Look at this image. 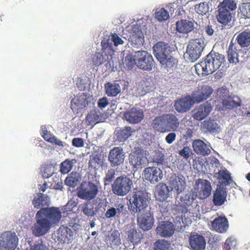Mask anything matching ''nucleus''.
<instances>
[{"instance_id":"nucleus-1","label":"nucleus","mask_w":250,"mask_h":250,"mask_svg":"<svg viewBox=\"0 0 250 250\" xmlns=\"http://www.w3.org/2000/svg\"><path fill=\"white\" fill-rule=\"evenodd\" d=\"M224 61V55L211 51L204 61L195 65L196 72L198 75L211 74L220 67Z\"/></svg>"},{"instance_id":"nucleus-2","label":"nucleus","mask_w":250,"mask_h":250,"mask_svg":"<svg viewBox=\"0 0 250 250\" xmlns=\"http://www.w3.org/2000/svg\"><path fill=\"white\" fill-rule=\"evenodd\" d=\"M125 62L128 67L132 68L136 65L145 71H151L155 66L153 57L146 51H138L134 55L127 56Z\"/></svg>"},{"instance_id":"nucleus-3","label":"nucleus","mask_w":250,"mask_h":250,"mask_svg":"<svg viewBox=\"0 0 250 250\" xmlns=\"http://www.w3.org/2000/svg\"><path fill=\"white\" fill-rule=\"evenodd\" d=\"M128 198V208L132 214L143 213L148 207V196L144 191L135 189L129 194Z\"/></svg>"},{"instance_id":"nucleus-4","label":"nucleus","mask_w":250,"mask_h":250,"mask_svg":"<svg viewBox=\"0 0 250 250\" xmlns=\"http://www.w3.org/2000/svg\"><path fill=\"white\" fill-rule=\"evenodd\" d=\"M154 54L165 68H170L176 64V60L171 55L170 47L163 42L156 43L153 47Z\"/></svg>"},{"instance_id":"nucleus-5","label":"nucleus","mask_w":250,"mask_h":250,"mask_svg":"<svg viewBox=\"0 0 250 250\" xmlns=\"http://www.w3.org/2000/svg\"><path fill=\"white\" fill-rule=\"evenodd\" d=\"M132 187V180L127 176L121 175L116 178L111 186V188L114 194L124 196L130 191Z\"/></svg>"},{"instance_id":"nucleus-6","label":"nucleus","mask_w":250,"mask_h":250,"mask_svg":"<svg viewBox=\"0 0 250 250\" xmlns=\"http://www.w3.org/2000/svg\"><path fill=\"white\" fill-rule=\"evenodd\" d=\"M204 47V42L201 38L190 41L185 54L188 61L192 62H195L201 57Z\"/></svg>"},{"instance_id":"nucleus-7","label":"nucleus","mask_w":250,"mask_h":250,"mask_svg":"<svg viewBox=\"0 0 250 250\" xmlns=\"http://www.w3.org/2000/svg\"><path fill=\"white\" fill-rule=\"evenodd\" d=\"M36 222L31 228L33 234L36 237H40L44 235L50 231L52 227L47 218H44L40 212L38 211L36 213Z\"/></svg>"},{"instance_id":"nucleus-8","label":"nucleus","mask_w":250,"mask_h":250,"mask_svg":"<svg viewBox=\"0 0 250 250\" xmlns=\"http://www.w3.org/2000/svg\"><path fill=\"white\" fill-rule=\"evenodd\" d=\"M98 191L97 185L88 181L80 185L77 190V195L81 199L90 201L96 197Z\"/></svg>"},{"instance_id":"nucleus-9","label":"nucleus","mask_w":250,"mask_h":250,"mask_svg":"<svg viewBox=\"0 0 250 250\" xmlns=\"http://www.w3.org/2000/svg\"><path fill=\"white\" fill-rule=\"evenodd\" d=\"M18 243V238L15 232L5 231L0 236V250H15Z\"/></svg>"},{"instance_id":"nucleus-10","label":"nucleus","mask_w":250,"mask_h":250,"mask_svg":"<svg viewBox=\"0 0 250 250\" xmlns=\"http://www.w3.org/2000/svg\"><path fill=\"white\" fill-rule=\"evenodd\" d=\"M146 161L144 150L141 148H135L129 155V162L133 168H142L146 166Z\"/></svg>"},{"instance_id":"nucleus-11","label":"nucleus","mask_w":250,"mask_h":250,"mask_svg":"<svg viewBox=\"0 0 250 250\" xmlns=\"http://www.w3.org/2000/svg\"><path fill=\"white\" fill-rule=\"evenodd\" d=\"M213 92V90L211 86L208 85H201L193 91L191 96L195 103H200L209 98Z\"/></svg>"},{"instance_id":"nucleus-12","label":"nucleus","mask_w":250,"mask_h":250,"mask_svg":"<svg viewBox=\"0 0 250 250\" xmlns=\"http://www.w3.org/2000/svg\"><path fill=\"white\" fill-rule=\"evenodd\" d=\"M197 196L196 192L192 190L184 196H181L178 204L176 205V209L179 212L184 213L188 212V208L192 205Z\"/></svg>"},{"instance_id":"nucleus-13","label":"nucleus","mask_w":250,"mask_h":250,"mask_svg":"<svg viewBox=\"0 0 250 250\" xmlns=\"http://www.w3.org/2000/svg\"><path fill=\"white\" fill-rule=\"evenodd\" d=\"M38 211L44 218H47L52 226L58 224L62 218L61 212L59 208H42Z\"/></svg>"},{"instance_id":"nucleus-14","label":"nucleus","mask_w":250,"mask_h":250,"mask_svg":"<svg viewBox=\"0 0 250 250\" xmlns=\"http://www.w3.org/2000/svg\"><path fill=\"white\" fill-rule=\"evenodd\" d=\"M90 102V98L85 93L78 95L71 101V108L74 112L78 113L88 106Z\"/></svg>"},{"instance_id":"nucleus-15","label":"nucleus","mask_w":250,"mask_h":250,"mask_svg":"<svg viewBox=\"0 0 250 250\" xmlns=\"http://www.w3.org/2000/svg\"><path fill=\"white\" fill-rule=\"evenodd\" d=\"M188 244L192 250H205L206 241L203 235L195 232H192L188 237Z\"/></svg>"},{"instance_id":"nucleus-16","label":"nucleus","mask_w":250,"mask_h":250,"mask_svg":"<svg viewBox=\"0 0 250 250\" xmlns=\"http://www.w3.org/2000/svg\"><path fill=\"white\" fill-rule=\"evenodd\" d=\"M144 114L139 108L133 107L127 109L124 113V118L130 124H138L143 119Z\"/></svg>"},{"instance_id":"nucleus-17","label":"nucleus","mask_w":250,"mask_h":250,"mask_svg":"<svg viewBox=\"0 0 250 250\" xmlns=\"http://www.w3.org/2000/svg\"><path fill=\"white\" fill-rule=\"evenodd\" d=\"M197 186L194 188L196 194L198 193V197L201 199H204L208 197L211 193V186L210 182L207 180L199 179L195 182Z\"/></svg>"},{"instance_id":"nucleus-18","label":"nucleus","mask_w":250,"mask_h":250,"mask_svg":"<svg viewBox=\"0 0 250 250\" xmlns=\"http://www.w3.org/2000/svg\"><path fill=\"white\" fill-rule=\"evenodd\" d=\"M125 159V153L122 148L114 147L111 149L108 156V160L112 167H115L122 164Z\"/></svg>"},{"instance_id":"nucleus-19","label":"nucleus","mask_w":250,"mask_h":250,"mask_svg":"<svg viewBox=\"0 0 250 250\" xmlns=\"http://www.w3.org/2000/svg\"><path fill=\"white\" fill-rule=\"evenodd\" d=\"M154 218L150 210L143 212L137 218L138 225L145 231L150 230L153 227Z\"/></svg>"},{"instance_id":"nucleus-20","label":"nucleus","mask_w":250,"mask_h":250,"mask_svg":"<svg viewBox=\"0 0 250 250\" xmlns=\"http://www.w3.org/2000/svg\"><path fill=\"white\" fill-rule=\"evenodd\" d=\"M195 104L191 95H187L177 100L175 102V109L179 113H184L189 111Z\"/></svg>"},{"instance_id":"nucleus-21","label":"nucleus","mask_w":250,"mask_h":250,"mask_svg":"<svg viewBox=\"0 0 250 250\" xmlns=\"http://www.w3.org/2000/svg\"><path fill=\"white\" fill-rule=\"evenodd\" d=\"M212 110L210 103L206 102L198 106L194 110L192 115L193 118L198 121H201L207 117Z\"/></svg>"},{"instance_id":"nucleus-22","label":"nucleus","mask_w":250,"mask_h":250,"mask_svg":"<svg viewBox=\"0 0 250 250\" xmlns=\"http://www.w3.org/2000/svg\"><path fill=\"white\" fill-rule=\"evenodd\" d=\"M145 179L151 183H157L163 178V174L162 170L156 167H148L144 170Z\"/></svg>"},{"instance_id":"nucleus-23","label":"nucleus","mask_w":250,"mask_h":250,"mask_svg":"<svg viewBox=\"0 0 250 250\" xmlns=\"http://www.w3.org/2000/svg\"><path fill=\"white\" fill-rule=\"evenodd\" d=\"M169 186L172 190L176 191L177 194H180L186 188V183L183 176L172 175L169 178Z\"/></svg>"},{"instance_id":"nucleus-24","label":"nucleus","mask_w":250,"mask_h":250,"mask_svg":"<svg viewBox=\"0 0 250 250\" xmlns=\"http://www.w3.org/2000/svg\"><path fill=\"white\" fill-rule=\"evenodd\" d=\"M201 128L207 132L212 134H219L222 130L217 121L209 118L201 123Z\"/></svg>"},{"instance_id":"nucleus-25","label":"nucleus","mask_w":250,"mask_h":250,"mask_svg":"<svg viewBox=\"0 0 250 250\" xmlns=\"http://www.w3.org/2000/svg\"><path fill=\"white\" fill-rule=\"evenodd\" d=\"M157 232L162 237H169L174 233L175 228L172 223L169 221H163L156 229Z\"/></svg>"},{"instance_id":"nucleus-26","label":"nucleus","mask_w":250,"mask_h":250,"mask_svg":"<svg viewBox=\"0 0 250 250\" xmlns=\"http://www.w3.org/2000/svg\"><path fill=\"white\" fill-rule=\"evenodd\" d=\"M105 114L100 109L96 108L91 110L85 117L87 125H95L103 122L105 119Z\"/></svg>"},{"instance_id":"nucleus-27","label":"nucleus","mask_w":250,"mask_h":250,"mask_svg":"<svg viewBox=\"0 0 250 250\" xmlns=\"http://www.w3.org/2000/svg\"><path fill=\"white\" fill-rule=\"evenodd\" d=\"M229 221L225 216H218L211 222V226L216 232L223 233L226 232L229 228Z\"/></svg>"},{"instance_id":"nucleus-28","label":"nucleus","mask_w":250,"mask_h":250,"mask_svg":"<svg viewBox=\"0 0 250 250\" xmlns=\"http://www.w3.org/2000/svg\"><path fill=\"white\" fill-rule=\"evenodd\" d=\"M164 114L167 132L176 131L180 125L177 117L174 114L172 113Z\"/></svg>"},{"instance_id":"nucleus-29","label":"nucleus","mask_w":250,"mask_h":250,"mask_svg":"<svg viewBox=\"0 0 250 250\" xmlns=\"http://www.w3.org/2000/svg\"><path fill=\"white\" fill-rule=\"evenodd\" d=\"M194 151L198 155L202 156L208 155L211 151L206 144L201 140H195L192 143Z\"/></svg>"},{"instance_id":"nucleus-30","label":"nucleus","mask_w":250,"mask_h":250,"mask_svg":"<svg viewBox=\"0 0 250 250\" xmlns=\"http://www.w3.org/2000/svg\"><path fill=\"white\" fill-rule=\"evenodd\" d=\"M227 192L226 189L223 188H217L214 191L212 201L216 206H220L227 201Z\"/></svg>"},{"instance_id":"nucleus-31","label":"nucleus","mask_w":250,"mask_h":250,"mask_svg":"<svg viewBox=\"0 0 250 250\" xmlns=\"http://www.w3.org/2000/svg\"><path fill=\"white\" fill-rule=\"evenodd\" d=\"M127 241L136 245L140 243L143 238L141 232L134 228H130L126 232Z\"/></svg>"},{"instance_id":"nucleus-32","label":"nucleus","mask_w":250,"mask_h":250,"mask_svg":"<svg viewBox=\"0 0 250 250\" xmlns=\"http://www.w3.org/2000/svg\"><path fill=\"white\" fill-rule=\"evenodd\" d=\"M50 203V198L47 195L42 193H38L35 195L32 200V204L35 208H39L41 206H48Z\"/></svg>"},{"instance_id":"nucleus-33","label":"nucleus","mask_w":250,"mask_h":250,"mask_svg":"<svg viewBox=\"0 0 250 250\" xmlns=\"http://www.w3.org/2000/svg\"><path fill=\"white\" fill-rule=\"evenodd\" d=\"M227 55L228 61L229 63H236L240 61L238 49L233 41H231L229 43L227 51Z\"/></svg>"},{"instance_id":"nucleus-34","label":"nucleus","mask_w":250,"mask_h":250,"mask_svg":"<svg viewBox=\"0 0 250 250\" xmlns=\"http://www.w3.org/2000/svg\"><path fill=\"white\" fill-rule=\"evenodd\" d=\"M151 126L157 131L167 132L165 114L156 117L152 121Z\"/></svg>"},{"instance_id":"nucleus-35","label":"nucleus","mask_w":250,"mask_h":250,"mask_svg":"<svg viewBox=\"0 0 250 250\" xmlns=\"http://www.w3.org/2000/svg\"><path fill=\"white\" fill-rule=\"evenodd\" d=\"M104 86L105 93L108 97H116L121 92V86L119 83L107 82Z\"/></svg>"},{"instance_id":"nucleus-36","label":"nucleus","mask_w":250,"mask_h":250,"mask_svg":"<svg viewBox=\"0 0 250 250\" xmlns=\"http://www.w3.org/2000/svg\"><path fill=\"white\" fill-rule=\"evenodd\" d=\"M193 29V23L187 20H181L176 22V29L182 33H188Z\"/></svg>"},{"instance_id":"nucleus-37","label":"nucleus","mask_w":250,"mask_h":250,"mask_svg":"<svg viewBox=\"0 0 250 250\" xmlns=\"http://www.w3.org/2000/svg\"><path fill=\"white\" fill-rule=\"evenodd\" d=\"M81 179V175L77 172H72L65 178V184L70 187H75Z\"/></svg>"},{"instance_id":"nucleus-38","label":"nucleus","mask_w":250,"mask_h":250,"mask_svg":"<svg viewBox=\"0 0 250 250\" xmlns=\"http://www.w3.org/2000/svg\"><path fill=\"white\" fill-rule=\"evenodd\" d=\"M236 40L241 47H248L250 45V30L241 32L237 36Z\"/></svg>"},{"instance_id":"nucleus-39","label":"nucleus","mask_w":250,"mask_h":250,"mask_svg":"<svg viewBox=\"0 0 250 250\" xmlns=\"http://www.w3.org/2000/svg\"><path fill=\"white\" fill-rule=\"evenodd\" d=\"M223 105L228 109H233L240 106L241 100L237 97L229 96L223 100Z\"/></svg>"},{"instance_id":"nucleus-40","label":"nucleus","mask_w":250,"mask_h":250,"mask_svg":"<svg viewBox=\"0 0 250 250\" xmlns=\"http://www.w3.org/2000/svg\"><path fill=\"white\" fill-rule=\"evenodd\" d=\"M42 138L47 142L53 145H56L60 146H63V143L60 140L58 139L55 136L48 132L46 129L42 130L41 133Z\"/></svg>"},{"instance_id":"nucleus-41","label":"nucleus","mask_w":250,"mask_h":250,"mask_svg":"<svg viewBox=\"0 0 250 250\" xmlns=\"http://www.w3.org/2000/svg\"><path fill=\"white\" fill-rule=\"evenodd\" d=\"M76 161L75 159H66L62 162L60 166V171L62 174L68 173L72 169Z\"/></svg>"},{"instance_id":"nucleus-42","label":"nucleus","mask_w":250,"mask_h":250,"mask_svg":"<svg viewBox=\"0 0 250 250\" xmlns=\"http://www.w3.org/2000/svg\"><path fill=\"white\" fill-rule=\"evenodd\" d=\"M157 196L160 201H165L168 197L169 190L167 186L164 184H160L157 187Z\"/></svg>"},{"instance_id":"nucleus-43","label":"nucleus","mask_w":250,"mask_h":250,"mask_svg":"<svg viewBox=\"0 0 250 250\" xmlns=\"http://www.w3.org/2000/svg\"><path fill=\"white\" fill-rule=\"evenodd\" d=\"M81 210L83 213L88 217H93L96 215L97 210L90 202H86L81 205Z\"/></svg>"},{"instance_id":"nucleus-44","label":"nucleus","mask_w":250,"mask_h":250,"mask_svg":"<svg viewBox=\"0 0 250 250\" xmlns=\"http://www.w3.org/2000/svg\"><path fill=\"white\" fill-rule=\"evenodd\" d=\"M236 8V4L232 0H224L218 6V10L229 11Z\"/></svg>"},{"instance_id":"nucleus-45","label":"nucleus","mask_w":250,"mask_h":250,"mask_svg":"<svg viewBox=\"0 0 250 250\" xmlns=\"http://www.w3.org/2000/svg\"><path fill=\"white\" fill-rule=\"evenodd\" d=\"M217 19L219 22L226 25L231 21V15L230 11L218 10Z\"/></svg>"},{"instance_id":"nucleus-46","label":"nucleus","mask_w":250,"mask_h":250,"mask_svg":"<svg viewBox=\"0 0 250 250\" xmlns=\"http://www.w3.org/2000/svg\"><path fill=\"white\" fill-rule=\"evenodd\" d=\"M132 128L130 126H126L118 132L117 138L120 142L126 140L132 134Z\"/></svg>"},{"instance_id":"nucleus-47","label":"nucleus","mask_w":250,"mask_h":250,"mask_svg":"<svg viewBox=\"0 0 250 250\" xmlns=\"http://www.w3.org/2000/svg\"><path fill=\"white\" fill-rule=\"evenodd\" d=\"M155 18L159 21L168 20L169 18L168 12L164 8L157 9L155 13Z\"/></svg>"},{"instance_id":"nucleus-48","label":"nucleus","mask_w":250,"mask_h":250,"mask_svg":"<svg viewBox=\"0 0 250 250\" xmlns=\"http://www.w3.org/2000/svg\"><path fill=\"white\" fill-rule=\"evenodd\" d=\"M209 6L207 2H201L195 6V10L199 15H204L209 11Z\"/></svg>"},{"instance_id":"nucleus-49","label":"nucleus","mask_w":250,"mask_h":250,"mask_svg":"<svg viewBox=\"0 0 250 250\" xmlns=\"http://www.w3.org/2000/svg\"><path fill=\"white\" fill-rule=\"evenodd\" d=\"M169 243L165 240H158L154 244V250H168Z\"/></svg>"},{"instance_id":"nucleus-50","label":"nucleus","mask_w":250,"mask_h":250,"mask_svg":"<svg viewBox=\"0 0 250 250\" xmlns=\"http://www.w3.org/2000/svg\"><path fill=\"white\" fill-rule=\"evenodd\" d=\"M93 65L98 66L104 61L103 55L100 52H96L92 57Z\"/></svg>"},{"instance_id":"nucleus-51","label":"nucleus","mask_w":250,"mask_h":250,"mask_svg":"<svg viewBox=\"0 0 250 250\" xmlns=\"http://www.w3.org/2000/svg\"><path fill=\"white\" fill-rule=\"evenodd\" d=\"M236 240L232 237H230L228 238L224 244L223 247L224 250H234L236 245Z\"/></svg>"},{"instance_id":"nucleus-52","label":"nucleus","mask_w":250,"mask_h":250,"mask_svg":"<svg viewBox=\"0 0 250 250\" xmlns=\"http://www.w3.org/2000/svg\"><path fill=\"white\" fill-rule=\"evenodd\" d=\"M239 9L246 18H250V2L243 3Z\"/></svg>"},{"instance_id":"nucleus-53","label":"nucleus","mask_w":250,"mask_h":250,"mask_svg":"<svg viewBox=\"0 0 250 250\" xmlns=\"http://www.w3.org/2000/svg\"><path fill=\"white\" fill-rule=\"evenodd\" d=\"M50 188L56 190H62L63 189V183L62 179L58 177L53 178V183L51 184Z\"/></svg>"},{"instance_id":"nucleus-54","label":"nucleus","mask_w":250,"mask_h":250,"mask_svg":"<svg viewBox=\"0 0 250 250\" xmlns=\"http://www.w3.org/2000/svg\"><path fill=\"white\" fill-rule=\"evenodd\" d=\"M54 173L53 167L50 165L46 166L42 171V176L43 178H48Z\"/></svg>"},{"instance_id":"nucleus-55","label":"nucleus","mask_w":250,"mask_h":250,"mask_svg":"<svg viewBox=\"0 0 250 250\" xmlns=\"http://www.w3.org/2000/svg\"><path fill=\"white\" fill-rule=\"evenodd\" d=\"M77 206V203L72 200L69 201L62 208V213L67 212L69 214L72 211L73 208Z\"/></svg>"},{"instance_id":"nucleus-56","label":"nucleus","mask_w":250,"mask_h":250,"mask_svg":"<svg viewBox=\"0 0 250 250\" xmlns=\"http://www.w3.org/2000/svg\"><path fill=\"white\" fill-rule=\"evenodd\" d=\"M192 153L190 149L188 147L185 146L184 148L179 151V155L184 157L186 160H188L190 157Z\"/></svg>"},{"instance_id":"nucleus-57","label":"nucleus","mask_w":250,"mask_h":250,"mask_svg":"<svg viewBox=\"0 0 250 250\" xmlns=\"http://www.w3.org/2000/svg\"><path fill=\"white\" fill-rule=\"evenodd\" d=\"M115 174V172L114 169H109L107 172L105 174V176L104 178V182L109 183L112 182Z\"/></svg>"},{"instance_id":"nucleus-58","label":"nucleus","mask_w":250,"mask_h":250,"mask_svg":"<svg viewBox=\"0 0 250 250\" xmlns=\"http://www.w3.org/2000/svg\"><path fill=\"white\" fill-rule=\"evenodd\" d=\"M219 176L229 182V180H231V177L229 171L227 169L220 170L218 172Z\"/></svg>"},{"instance_id":"nucleus-59","label":"nucleus","mask_w":250,"mask_h":250,"mask_svg":"<svg viewBox=\"0 0 250 250\" xmlns=\"http://www.w3.org/2000/svg\"><path fill=\"white\" fill-rule=\"evenodd\" d=\"M116 214L117 217H120L121 215L123 214V211L125 208L124 204L120 203L115 205Z\"/></svg>"},{"instance_id":"nucleus-60","label":"nucleus","mask_w":250,"mask_h":250,"mask_svg":"<svg viewBox=\"0 0 250 250\" xmlns=\"http://www.w3.org/2000/svg\"><path fill=\"white\" fill-rule=\"evenodd\" d=\"M111 40L114 42V45L116 46L120 44H123L124 42L123 40L116 33L111 35Z\"/></svg>"},{"instance_id":"nucleus-61","label":"nucleus","mask_w":250,"mask_h":250,"mask_svg":"<svg viewBox=\"0 0 250 250\" xmlns=\"http://www.w3.org/2000/svg\"><path fill=\"white\" fill-rule=\"evenodd\" d=\"M72 145L76 147H81L84 146V142L81 138H74L72 141Z\"/></svg>"},{"instance_id":"nucleus-62","label":"nucleus","mask_w":250,"mask_h":250,"mask_svg":"<svg viewBox=\"0 0 250 250\" xmlns=\"http://www.w3.org/2000/svg\"><path fill=\"white\" fill-rule=\"evenodd\" d=\"M112 242H114L116 245H119L121 243L120 234L118 231L113 232L111 234Z\"/></svg>"},{"instance_id":"nucleus-63","label":"nucleus","mask_w":250,"mask_h":250,"mask_svg":"<svg viewBox=\"0 0 250 250\" xmlns=\"http://www.w3.org/2000/svg\"><path fill=\"white\" fill-rule=\"evenodd\" d=\"M105 216L107 218H110L116 216V210L115 209V208L111 207L108 208L105 212Z\"/></svg>"},{"instance_id":"nucleus-64","label":"nucleus","mask_w":250,"mask_h":250,"mask_svg":"<svg viewBox=\"0 0 250 250\" xmlns=\"http://www.w3.org/2000/svg\"><path fill=\"white\" fill-rule=\"evenodd\" d=\"M30 250H48V249L45 245L38 243L31 246Z\"/></svg>"}]
</instances>
